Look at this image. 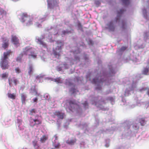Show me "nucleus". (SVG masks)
Segmentation results:
<instances>
[{
  "label": "nucleus",
  "mask_w": 149,
  "mask_h": 149,
  "mask_svg": "<svg viewBox=\"0 0 149 149\" xmlns=\"http://www.w3.org/2000/svg\"><path fill=\"white\" fill-rule=\"evenodd\" d=\"M108 29L110 31H114L115 30V26L114 25L113 22L111 21L107 24Z\"/></svg>",
  "instance_id": "13"
},
{
  "label": "nucleus",
  "mask_w": 149,
  "mask_h": 149,
  "mask_svg": "<svg viewBox=\"0 0 149 149\" xmlns=\"http://www.w3.org/2000/svg\"><path fill=\"white\" fill-rule=\"evenodd\" d=\"M110 71L112 73H113V69L112 70H110Z\"/></svg>",
  "instance_id": "42"
},
{
  "label": "nucleus",
  "mask_w": 149,
  "mask_h": 149,
  "mask_svg": "<svg viewBox=\"0 0 149 149\" xmlns=\"http://www.w3.org/2000/svg\"><path fill=\"white\" fill-rule=\"evenodd\" d=\"M123 4L125 6L128 5L130 3V0H121Z\"/></svg>",
  "instance_id": "24"
},
{
  "label": "nucleus",
  "mask_w": 149,
  "mask_h": 149,
  "mask_svg": "<svg viewBox=\"0 0 149 149\" xmlns=\"http://www.w3.org/2000/svg\"><path fill=\"white\" fill-rule=\"evenodd\" d=\"M15 72L17 74H19L21 72L20 69L19 67H17L15 68Z\"/></svg>",
  "instance_id": "30"
},
{
  "label": "nucleus",
  "mask_w": 149,
  "mask_h": 149,
  "mask_svg": "<svg viewBox=\"0 0 149 149\" xmlns=\"http://www.w3.org/2000/svg\"><path fill=\"white\" fill-rule=\"evenodd\" d=\"M143 11H145L146 12V10H143Z\"/></svg>",
  "instance_id": "44"
},
{
  "label": "nucleus",
  "mask_w": 149,
  "mask_h": 149,
  "mask_svg": "<svg viewBox=\"0 0 149 149\" xmlns=\"http://www.w3.org/2000/svg\"><path fill=\"white\" fill-rule=\"evenodd\" d=\"M38 141H37L36 140H34L32 141V144L33 146V147H35V146L37 145L38 144L37 143Z\"/></svg>",
  "instance_id": "33"
},
{
  "label": "nucleus",
  "mask_w": 149,
  "mask_h": 149,
  "mask_svg": "<svg viewBox=\"0 0 149 149\" xmlns=\"http://www.w3.org/2000/svg\"><path fill=\"white\" fill-rule=\"evenodd\" d=\"M1 76L2 79L7 78L8 77V74L6 73H3L1 75Z\"/></svg>",
  "instance_id": "31"
},
{
  "label": "nucleus",
  "mask_w": 149,
  "mask_h": 149,
  "mask_svg": "<svg viewBox=\"0 0 149 149\" xmlns=\"http://www.w3.org/2000/svg\"><path fill=\"white\" fill-rule=\"evenodd\" d=\"M103 77L104 78H105V76H103Z\"/></svg>",
  "instance_id": "45"
},
{
  "label": "nucleus",
  "mask_w": 149,
  "mask_h": 149,
  "mask_svg": "<svg viewBox=\"0 0 149 149\" xmlns=\"http://www.w3.org/2000/svg\"><path fill=\"white\" fill-rule=\"evenodd\" d=\"M121 28L122 29H124L125 28L126 26V23L123 20L121 21Z\"/></svg>",
  "instance_id": "26"
},
{
  "label": "nucleus",
  "mask_w": 149,
  "mask_h": 149,
  "mask_svg": "<svg viewBox=\"0 0 149 149\" xmlns=\"http://www.w3.org/2000/svg\"><path fill=\"white\" fill-rule=\"evenodd\" d=\"M8 81L10 87H11L13 86V82L15 86H16L17 83L19 82L18 81L15 79V77H13L12 78L10 77L9 78Z\"/></svg>",
  "instance_id": "9"
},
{
  "label": "nucleus",
  "mask_w": 149,
  "mask_h": 149,
  "mask_svg": "<svg viewBox=\"0 0 149 149\" xmlns=\"http://www.w3.org/2000/svg\"><path fill=\"white\" fill-rule=\"evenodd\" d=\"M133 128L135 130L138 129L139 128V127L138 124H134L133 126Z\"/></svg>",
  "instance_id": "32"
},
{
  "label": "nucleus",
  "mask_w": 149,
  "mask_h": 149,
  "mask_svg": "<svg viewBox=\"0 0 149 149\" xmlns=\"http://www.w3.org/2000/svg\"><path fill=\"white\" fill-rule=\"evenodd\" d=\"M11 41L13 43V44L15 45L17 47L19 46L20 45L19 40L18 38L15 36L12 35Z\"/></svg>",
  "instance_id": "8"
},
{
  "label": "nucleus",
  "mask_w": 149,
  "mask_h": 149,
  "mask_svg": "<svg viewBox=\"0 0 149 149\" xmlns=\"http://www.w3.org/2000/svg\"><path fill=\"white\" fill-rule=\"evenodd\" d=\"M70 107L69 109L71 111H73L75 108L77 107V105L76 103V101L74 100H70L68 102Z\"/></svg>",
  "instance_id": "6"
},
{
  "label": "nucleus",
  "mask_w": 149,
  "mask_h": 149,
  "mask_svg": "<svg viewBox=\"0 0 149 149\" xmlns=\"http://www.w3.org/2000/svg\"><path fill=\"white\" fill-rule=\"evenodd\" d=\"M57 46L56 48V50L53 51V54L56 57L58 58L60 56L59 53L61 52V47L63 45V43L60 42L58 41L57 42Z\"/></svg>",
  "instance_id": "5"
},
{
  "label": "nucleus",
  "mask_w": 149,
  "mask_h": 149,
  "mask_svg": "<svg viewBox=\"0 0 149 149\" xmlns=\"http://www.w3.org/2000/svg\"><path fill=\"white\" fill-rule=\"evenodd\" d=\"M28 73L29 75H31L33 73V65L29 64V65L28 68Z\"/></svg>",
  "instance_id": "15"
},
{
  "label": "nucleus",
  "mask_w": 149,
  "mask_h": 149,
  "mask_svg": "<svg viewBox=\"0 0 149 149\" xmlns=\"http://www.w3.org/2000/svg\"><path fill=\"white\" fill-rule=\"evenodd\" d=\"M36 112V110L33 109L30 111L29 114L31 115H33L34 114H35Z\"/></svg>",
  "instance_id": "28"
},
{
  "label": "nucleus",
  "mask_w": 149,
  "mask_h": 149,
  "mask_svg": "<svg viewBox=\"0 0 149 149\" xmlns=\"http://www.w3.org/2000/svg\"><path fill=\"white\" fill-rule=\"evenodd\" d=\"M143 74L145 75H149V67H145L143 68L142 71Z\"/></svg>",
  "instance_id": "17"
},
{
  "label": "nucleus",
  "mask_w": 149,
  "mask_h": 149,
  "mask_svg": "<svg viewBox=\"0 0 149 149\" xmlns=\"http://www.w3.org/2000/svg\"><path fill=\"white\" fill-rule=\"evenodd\" d=\"M38 100V98L37 97H35V98H33V102H37Z\"/></svg>",
  "instance_id": "38"
},
{
  "label": "nucleus",
  "mask_w": 149,
  "mask_h": 149,
  "mask_svg": "<svg viewBox=\"0 0 149 149\" xmlns=\"http://www.w3.org/2000/svg\"><path fill=\"white\" fill-rule=\"evenodd\" d=\"M54 137L55 138V140H56L58 139V136L56 135H55L54 136Z\"/></svg>",
  "instance_id": "39"
},
{
  "label": "nucleus",
  "mask_w": 149,
  "mask_h": 149,
  "mask_svg": "<svg viewBox=\"0 0 149 149\" xmlns=\"http://www.w3.org/2000/svg\"><path fill=\"white\" fill-rule=\"evenodd\" d=\"M30 93L32 95H34L38 96H39L40 94V93H38L35 85L32 86L31 87Z\"/></svg>",
  "instance_id": "10"
},
{
  "label": "nucleus",
  "mask_w": 149,
  "mask_h": 149,
  "mask_svg": "<svg viewBox=\"0 0 149 149\" xmlns=\"http://www.w3.org/2000/svg\"><path fill=\"white\" fill-rule=\"evenodd\" d=\"M70 92L73 94L78 92V91L74 88H72L70 90Z\"/></svg>",
  "instance_id": "29"
},
{
  "label": "nucleus",
  "mask_w": 149,
  "mask_h": 149,
  "mask_svg": "<svg viewBox=\"0 0 149 149\" xmlns=\"http://www.w3.org/2000/svg\"><path fill=\"white\" fill-rule=\"evenodd\" d=\"M35 149H41L40 146L38 144L34 147Z\"/></svg>",
  "instance_id": "37"
},
{
  "label": "nucleus",
  "mask_w": 149,
  "mask_h": 149,
  "mask_svg": "<svg viewBox=\"0 0 149 149\" xmlns=\"http://www.w3.org/2000/svg\"><path fill=\"white\" fill-rule=\"evenodd\" d=\"M53 145L55 148H59L61 146L60 143L58 142H56V141L54 142V143L53 144Z\"/></svg>",
  "instance_id": "25"
},
{
  "label": "nucleus",
  "mask_w": 149,
  "mask_h": 149,
  "mask_svg": "<svg viewBox=\"0 0 149 149\" xmlns=\"http://www.w3.org/2000/svg\"><path fill=\"white\" fill-rule=\"evenodd\" d=\"M6 14V10L2 8H0V19L3 18V17Z\"/></svg>",
  "instance_id": "16"
},
{
  "label": "nucleus",
  "mask_w": 149,
  "mask_h": 149,
  "mask_svg": "<svg viewBox=\"0 0 149 149\" xmlns=\"http://www.w3.org/2000/svg\"><path fill=\"white\" fill-rule=\"evenodd\" d=\"M147 93V94L148 95V96H149V90L148 91Z\"/></svg>",
  "instance_id": "43"
},
{
  "label": "nucleus",
  "mask_w": 149,
  "mask_h": 149,
  "mask_svg": "<svg viewBox=\"0 0 149 149\" xmlns=\"http://www.w3.org/2000/svg\"><path fill=\"white\" fill-rule=\"evenodd\" d=\"M48 139V136H47L46 135H43L40 139V141L41 143H44Z\"/></svg>",
  "instance_id": "20"
},
{
  "label": "nucleus",
  "mask_w": 149,
  "mask_h": 149,
  "mask_svg": "<svg viewBox=\"0 0 149 149\" xmlns=\"http://www.w3.org/2000/svg\"><path fill=\"white\" fill-rule=\"evenodd\" d=\"M101 77H102V79H101L99 80H98V79H97L96 78H94L93 79V82L95 84H96L97 82L101 83V82H103L105 81V80H103L102 79V78H103V76L99 77H98V79H99L100 78H101Z\"/></svg>",
  "instance_id": "18"
},
{
  "label": "nucleus",
  "mask_w": 149,
  "mask_h": 149,
  "mask_svg": "<svg viewBox=\"0 0 149 149\" xmlns=\"http://www.w3.org/2000/svg\"><path fill=\"white\" fill-rule=\"evenodd\" d=\"M2 47L4 49L7 48L9 45V40L6 38H2Z\"/></svg>",
  "instance_id": "7"
},
{
  "label": "nucleus",
  "mask_w": 149,
  "mask_h": 149,
  "mask_svg": "<svg viewBox=\"0 0 149 149\" xmlns=\"http://www.w3.org/2000/svg\"><path fill=\"white\" fill-rule=\"evenodd\" d=\"M55 81L58 83H62L63 80L60 77L57 78L55 79Z\"/></svg>",
  "instance_id": "27"
},
{
  "label": "nucleus",
  "mask_w": 149,
  "mask_h": 149,
  "mask_svg": "<svg viewBox=\"0 0 149 149\" xmlns=\"http://www.w3.org/2000/svg\"><path fill=\"white\" fill-rule=\"evenodd\" d=\"M77 139L76 138H72L70 139H68L66 141V143L71 145H74L76 143Z\"/></svg>",
  "instance_id": "14"
},
{
  "label": "nucleus",
  "mask_w": 149,
  "mask_h": 149,
  "mask_svg": "<svg viewBox=\"0 0 149 149\" xmlns=\"http://www.w3.org/2000/svg\"><path fill=\"white\" fill-rule=\"evenodd\" d=\"M21 99L22 103H25L26 101V96L23 94H21Z\"/></svg>",
  "instance_id": "23"
},
{
  "label": "nucleus",
  "mask_w": 149,
  "mask_h": 149,
  "mask_svg": "<svg viewBox=\"0 0 149 149\" xmlns=\"http://www.w3.org/2000/svg\"><path fill=\"white\" fill-rule=\"evenodd\" d=\"M83 104L85 106H86V105H88V103L86 102L84 103Z\"/></svg>",
  "instance_id": "41"
},
{
  "label": "nucleus",
  "mask_w": 149,
  "mask_h": 149,
  "mask_svg": "<svg viewBox=\"0 0 149 149\" xmlns=\"http://www.w3.org/2000/svg\"><path fill=\"white\" fill-rule=\"evenodd\" d=\"M124 10L123 9H121L119 11H118L117 13V15L115 19V21L116 22H120V17L122 14L123 13Z\"/></svg>",
  "instance_id": "12"
},
{
  "label": "nucleus",
  "mask_w": 149,
  "mask_h": 149,
  "mask_svg": "<svg viewBox=\"0 0 149 149\" xmlns=\"http://www.w3.org/2000/svg\"><path fill=\"white\" fill-rule=\"evenodd\" d=\"M20 18L19 19L21 22L24 23L26 21V26H29L32 24V19L26 13H23L20 15Z\"/></svg>",
  "instance_id": "3"
},
{
  "label": "nucleus",
  "mask_w": 149,
  "mask_h": 149,
  "mask_svg": "<svg viewBox=\"0 0 149 149\" xmlns=\"http://www.w3.org/2000/svg\"><path fill=\"white\" fill-rule=\"evenodd\" d=\"M17 122L18 123L19 125H21L22 124V120L21 119H17Z\"/></svg>",
  "instance_id": "35"
},
{
  "label": "nucleus",
  "mask_w": 149,
  "mask_h": 149,
  "mask_svg": "<svg viewBox=\"0 0 149 149\" xmlns=\"http://www.w3.org/2000/svg\"><path fill=\"white\" fill-rule=\"evenodd\" d=\"M145 119L146 118H142L140 119L139 120V123L142 126H144L147 121V120H146Z\"/></svg>",
  "instance_id": "19"
},
{
  "label": "nucleus",
  "mask_w": 149,
  "mask_h": 149,
  "mask_svg": "<svg viewBox=\"0 0 149 149\" xmlns=\"http://www.w3.org/2000/svg\"><path fill=\"white\" fill-rule=\"evenodd\" d=\"M11 51H9L3 53V56L1 58L0 62V65L3 70L8 69L9 67L8 65V61L7 60L8 59V56H10Z\"/></svg>",
  "instance_id": "2"
},
{
  "label": "nucleus",
  "mask_w": 149,
  "mask_h": 149,
  "mask_svg": "<svg viewBox=\"0 0 149 149\" xmlns=\"http://www.w3.org/2000/svg\"><path fill=\"white\" fill-rule=\"evenodd\" d=\"M96 89H98V90H101V86H100V87H99V88H98V87H96Z\"/></svg>",
  "instance_id": "40"
},
{
  "label": "nucleus",
  "mask_w": 149,
  "mask_h": 149,
  "mask_svg": "<svg viewBox=\"0 0 149 149\" xmlns=\"http://www.w3.org/2000/svg\"><path fill=\"white\" fill-rule=\"evenodd\" d=\"M8 98L12 100H15L16 96V94L14 93L11 94V93H8Z\"/></svg>",
  "instance_id": "21"
},
{
  "label": "nucleus",
  "mask_w": 149,
  "mask_h": 149,
  "mask_svg": "<svg viewBox=\"0 0 149 149\" xmlns=\"http://www.w3.org/2000/svg\"><path fill=\"white\" fill-rule=\"evenodd\" d=\"M70 32V31H65L64 30L62 31V33L64 35H65L66 34H68Z\"/></svg>",
  "instance_id": "34"
},
{
  "label": "nucleus",
  "mask_w": 149,
  "mask_h": 149,
  "mask_svg": "<svg viewBox=\"0 0 149 149\" xmlns=\"http://www.w3.org/2000/svg\"><path fill=\"white\" fill-rule=\"evenodd\" d=\"M127 48V47L125 46H123L121 47V48L120 50L121 51H125V50Z\"/></svg>",
  "instance_id": "36"
},
{
  "label": "nucleus",
  "mask_w": 149,
  "mask_h": 149,
  "mask_svg": "<svg viewBox=\"0 0 149 149\" xmlns=\"http://www.w3.org/2000/svg\"><path fill=\"white\" fill-rule=\"evenodd\" d=\"M38 40L39 42V44L40 45H42L44 48H47V45L43 41H42L41 39H38Z\"/></svg>",
  "instance_id": "22"
},
{
  "label": "nucleus",
  "mask_w": 149,
  "mask_h": 149,
  "mask_svg": "<svg viewBox=\"0 0 149 149\" xmlns=\"http://www.w3.org/2000/svg\"><path fill=\"white\" fill-rule=\"evenodd\" d=\"M39 116L37 115L35 116V118L34 119L31 117L30 118L29 124L31 126L33 127L35 126L37 127L38 126L41 124L42 120L39 119L38 117Z\"/></svg>",
  "instance_id": "4"
},
{
  "label": "nucleus",
  "mask_w": 149,
  "mask_h": 149,
  "mask_svg": "<svg viewBox=\"0 0 149 149\" xmlns=\"http://www.w3.org/2000/svg\"><path fill=\"white\" fill-rule=\"evenodd\" d=\"M54 115L57 116L58 119H63L64 116V113L59 111H56L54 113Z\"/></svg>",
  "instance_id": "11"
},
{
  "label": "nucleus",
  "mask_w": 149,
  "mask_h": 149,
  "mask_svg": "<svg viewBox=\"0 0 149 149\" xmlns=\"http://www.w3.org/2000/svg\"><path fill=\"white\" fill-rule=\"evenodd\" d=\"M23 55H28L29 58H35L37 56L35 52L34 49L32 47H27L23 49L22 53L20 54L19 56L17 58L16 61L20 62Z\"/></svg>",
  "instance_id": "1"
}]
</instances>
